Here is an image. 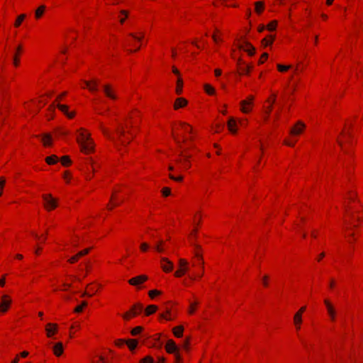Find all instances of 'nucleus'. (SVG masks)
<instances>
[{
    "instance_id": "obj_1",
    "label": "nucleus",
    "mask_w": 363,
    "mask_h": 363,
    "mask_svg": "<svg viewBox=\"0 0 363 363\" xmlns=\"http://www.w3.org/2000/svg\"><path fill=\"white\" fill-rule=\"evenodd\" d=\"M79 131L77 139V143L80 145L81 150L86 154H89L94 150V143L89 134H86L83 129H80Z\"/></svg>"
},
{
    "instance_id": "obj_2",
    "label": "nucleus",
    "mask_w": 363,
    "mask_h": 363,
    "mask_svg": "<svg viewBox=\"0 0 363 363\" xmlns=\"http://www.w3.org/2000/svg\"><path fill=\"white\" fill-rule=\"evenodd\" d=\"M165 349L167 352L175 354L177 363L181 361V357L178 352L179 348L172 340H169L166 344Z\"/></svg>"
},
{
    "instance_id": "obj_3",
    "label": "nucleus",
    "mask_w": 363,
    "mask_h": 363,
    "mask_svg": "<svg viewBox=\"0 0 363 363\" xmlns=\"http://www.w3.org/2000/svg\"><path fill=\"white\" fill-rule=\"evenodd\" d=\"M43 199L45 201V207L47 210L54 209L57 207V201L51 194L43 195Z\"/></svg>"
},
{
    "instance_id": "obj_4",
    "label": "nucleus",
    "mask_w": 363,
    "mask_h": 363,
    "mask_svg": "<svg viewBox=\"0 0 363 363\" xmlns=\"http://www.w3.org/2000/svg\"><path fill=\"white\" fill-rule=\"evenodd\" d=\"M179 270H177L174 273V275L177 277H182L183 274H184L189 270L188 262L184 259H179Z\"/></svg>"
},
{
    "instance_id": "obj_5",
    "label": "nucleus",
    "mask_w": 363,
    "mask_h": 363,
    "mask_svg": "<svg viewBox=\"0 0 363 363\" xmlns=\"http://www.w3.org/2000/svg\"><path fill=\"white\" fill-rule=\"evenodd\" d=\"M11 303V299L8 295H3L0 302V311L6 313Z\"/></svg>"
},
{
    "instance_id": "obj_6",
    "label": "nucleus",
    "mask_w": 363,
    "mask_h": 363,
    "mask_svg": "<svg viewBox=\"0 0 363 363\" xmlns=\"http://www.w3.org/2000/svg\"><path fill=\"white\" fill-rule=\"evenodd\" d=\"M324 303L326 306L328 313L331 320L335 321V318H336V310H335L334 306L328 299L324 300Z\"/></svg>"
},
{
    "instance_id": "obj_7",
    "label": "nucleus",
    "mask_w": 363,
    "mask_h": 363,
    "mask_svg": "<svg viewBox=\"0 0 363 363\" xmlns=\"http://www.w3.org/2000/svg\"><path fill=\"white\" fill-rule=\"evenodd\" d=\"M252 101H253V96H250L247 98V99L243 100L240 102L241 111L243 113H247L251 111L250 106H252Z\"/></svg>"
},
{
    "instance_id": "obj_8",
    "label": "nucleus",
    "mask_w": 363,
    "mask_h": 363,
    "mask_svg": "<svg viewBox=\"0 0 363 363\" xmlns=\"http://www.w3.org/2000/svg\"><path fill=\"white\" fill-rule=\"evenodd\" d=\"M305 128V124L302 121H298L294 127L290 130V134L298 135L301 134Z\"/></svg>"
},
{
    "instance_id": "obj_9",
    "label": "nucleus",
    "mask_w": 363,
    "mask_h": 363,
    "mask_svg": "<svg viewBox=\"0 0 363 363\" xmlns=\"http://www.w3.org/2000/svg\"><path fill=\"white\" fill-rule=\"evenodd\" d=\"M240 49L247 52L250 55H253L255 52V48L248 42L244 41L240 45Z\"/></svg>"
},
{
    "instance_id": "obj_10",
    "label": "nucleus",
    "mask_w": 363,
    "mask_h": 363,
    "mask_svg": "<svg viewBox=\"0 0 363 363\" xmlns=\"http://www.w3.org/2000/svg\"><path fill=\"white\" fill-rule=\"evenodd\" d=\"M103 90L106 96L111 99H116L117 96L110 84H104Z\"/></svg>"
},
{
    "instance_id": "obj_11",
    "label": "nucleus",
    "mask_w": 363,
    "mask_h": 363,
    "mask_svg": "<svg viewBox=\"0 0 363 363\" xmlns=\"http://www.w3.org/2000/svg\"><path fill=\"white\" fill-rule=\"evenodd\" d=\"M147 280L146 275H140L128 280V283L133 286H138Z\"/></svg>"
},
{
    "instance_id": "obj_12",
    "label": "nucleus",
    "mask_w": 363,
    "mask_h": 363,
    "mask_svg": "<svg viewBox=\"0 0 363 363\" xmlns=\"http://www.w3.org/2000/svg\"><path fill=\"white\" fill-rule=\"evenodd\" d=\"M47 336L48 337H52L57 331V325L54 323H48L45 328Z\"/></svg>"
},
{
    "instance_id": "obj_13",
    "label": "nucleus",
    "mask_w": 363,
    "mask_h": 363,
    "mask_svg": "<svg viewBox=\"0 0 363 363\" xmlns=\"http://www.w3.org/2000/svg\"><path fill=\"white\" fill-rule=\"evenodd\" d=\"M162 262H164V264H162L161 267L164 272H169L173 269V263L167 258L162 257Z\"/></svg>"
},
{
    "instance_id": "obj_14",
    "label": "nucleus",
    "mask_w": 363,
    "mask_h": 363,
    "mask_svg": "<svg viewBox=\"0 0 363 363\" xmlns=\"http://www.w3.org/2000/svg\"><path fill=\"white\" fill-rule=\"evenodd\" d=\"M84 83H85L86 87L91 91H96L98 90L99 80L94 79L91 81H85Z\"/></svg>"
},
{
    "instance_id": "obj_15",
    "label": "nucleus",
    "mask_w": 363,
    "mask_h": 363,
    "mask_svg": "<svg viewBox=\"0 0 363 363\" xmlns=\"http://www.w3.org/2000/svg\"><path fill=\"white\" fill-rule=\"evenodd\" d=\"M116 132L118 136V140L122 145H125V141L123 138L125 135V131L123 126H120L116 128Z\"/></svg>"
},
{
    "instance_id": "obj_16",
    "label": "nucleus",
    "mask_w": 363,
    "mask_h": 363,
    "mask_svg": "<svg viewBox=\"0 0 363 363\" xmlns=\"http://www.w3.org/2000/svg\"><path fill=\"white\" fill-rule=\"evenodd\" d=\"M52 350H53L54 354L57 357L60 356L63 353V351H64L62 343L60 342L55 343L52 347Z\"/></svg>"
},
{
    "instance_id": "obj_17",
    "label": "nucleus",
    "mask_w": 363,
    "mask_h": 363,
    "mask_svg": "<svg viewBox=\"0 0 363 363\" xmlns=\"http://www.w3.org/2000/svg\"><path fill=\"white\" fill-rule=\"evenodd\" d=\"M187 104V101L184 98H178L174 103V108L177 109L185 106Z\"/></svg>"
},
{
    "instance_id": "obj_18",
    "label": "nucleus",
    "mask_w": 363,
    "mask_h": 363,
    "mask_svg": "<svg viewBox=\"0 0 363 363\" xmlns=\"http://www.w3.org/2000/svg\"><path fill=\"white\" fill-rule=\"evenodd\" d=\"M302 323V317L299 313H295L294 316V323L296 326V330H299L301 328V325Z\"/></svg>"
},
{
    "instance_id": "obj_19",
    "label": "nucleus",
    "mask_w": 363,
    "mask_h": 363,
    "mask_svg": "<svg viewBox=\"0 0 363 363\" xmlns=\"http://www.w3.org/2000/svg\"><path fill=\"white\" fill-rule=\"evenodd\" d=\"M143 310V306L141 303H136L135 304L131 310L130 312L133 315H136L139 312H141Z\"/></svg>"
},
{
    "instance_id": "obj_20",
    "label": "nucleus",
    "mask_w": 363,
    "mask_h": 363,
    "mask_svg": "<svg viewBox=\"0 0 363 363\" xmlns=\"http://www.w3.org/2000/svg\"><path fill=\"white\" fill-rule=\"evenodd\" d=\"M275 100H276V94H273L272 95V99L271 100H268V101L271 102V105L269 106V107L267 108V111H265V114H266V116L264 117V120H267L268 118V116L270 113V112L272 111V104L275 102Z\"/></svg>"
},
{
    "instance_id": "obj_21",
    "label": "nucleus",
    "mask_w": 363,
    "mask_h": 363,
    "mask_svg": "<svg viewBox=\"0 0 363 363\" xmlns=\"http://www.w3.org/2000/svg\"><path fill=\"white\" fill-rule=\"evenodd\" d=\"M235 125H236L235 120L233 118H230L228 121V127L229 130L232 133H236V129L234 128Z\"/></svg>"
},
{
    "instance_id": "obj_22",
    "label": "nucleus",
    "mask_w": 363,
    "mask_h": 363,
    "mask_svg": "<svg viewBox=\"0 0 363 363\" xmlns=\"http://www.w3.org/2000/svg\"><path fill=\"white\" fill-rule=\"evenodd\" d=\"M100 128L101 130V131L103 132V133L108 138L110 139L111 140L113 141L114 143H116V139L111 134V133L109 132V130L108 129H106V128H104L102 124H100Z\"/></svg>"
},
{
    "instance_id": "obj_23",
    "label": "nucleus",
    "mask_w": 363,
    "mask_h": 363,
    "mask_svg": "<svg viewBox=\"0 0 363 363\" xmlns=\"http://www.w3.org/2000/svg\"><path fill=\"white\" fill-rule=\"evenodd\" d=\"M183 331H184V327L182 325H179V326H177V327H175L173 328V333L177 337H180L182 336Z\"/></svg>"
},
{
    "instance_id": "obj_24",
    "label": "nucleus",
    "mask_w": 363,
    "mask_h": 363,
    "mask_svg": "<svg viewBox=\"0 0 363 363\" xmlns=\"http://www.w3.org/2000/svg\"><path fill=\"white\" fill-rule=\"evenodd\" d=\"M157 310V306H155V305H150L145 309V315H150L154 313L155 312H156Z\"/></svg>"
},
{
    "instance_id": "obj_25",
    "label": "nucleus",
    "mask_w": 363,
    "mask_h": 363,
    "mask_svg": "<svg viewBox=\"0 0 363 363\" xmlns=\"http://www.w3.org/2000/svg\"><path fill=\"white\" fill-rule=\"evenodd\" d=\"M58 160V157L55 155L47 157L45 158V161L48 164H54L57 162Z\"/></svg>"
},
{
    "instance_id": "obj_26",
    "label": "nucleus",
    "mask_w": 363,
    "mask_h": 363,
    "mask_svg": "<svg viewBox=\"0 0 363 363\" xmlns=\"http://www.w3.org/2000/svg\"><path fill=\"white\" fill-rule=\"evenodd\" d=\"M45 10V6H44V5H42L40 7H38L35 11V18L38 19L40 18L43 16Z\"/></svg>"
},
{
    "instance_id": "obj_27",
    "label": "nucleus",
    "mask_w": 363,
    "mask_h": 363,
    "mask_svg": "<svg viewBox=\"0 0 363 363\" xmlns=\"http://www.w3.org/2000/svg\"><path fill=\"white\" fill-rule=\"evenodd\" d=\"M42 141L45 146H50L51 145V136L50 135L46 134L44 135Z\"/></svg>"
},
{
    "instance_id": "obj_28",
    "label": "nucleus",
    "mask_w": 363,
    "mask_h": 363,
    "mask_svg": "<svg viewBox=\"0 0 363 363\" xmlns=\"http://www.w3.org/2000/svg\"><path fill=\"white\" fill-rule=\"evenodd\" d=\"M21 48H21V45L18 46V48H16V52L15 53V55L13 56V65L15 66H18V65L19 60H18V57L19 52L21 50Z\"/></svg>"
},
{
    "instance_id": "obj_29",
    "label": "nucleus",
    "mask_w": 363,
    "mask_h": 363,
    "mask_svg": "<svg viewBox=\"0 0 363 363\" xmlns=\"http://www.w3.org/2000/svg\"><path fill=\"white\" fill-rule=\"evenodd\" d=\"M126 344L128 345V346L130 350H133L138 345V340H129L126 342Z\"/></svg>"
},
{
    "instance_id": "obj_30",
    "label": "nucleus",
    "mask_w": 363,
    "mask_h": 363,
    "mask_svg": "<svg viewBox=\"0 0 363 363\" xmlns=\"http://www.w3.org/2000/svg\"><path fill=\"white\" fill-rule=\"evenodd\" d=\"M182 85H183L182 79L179 77L177 79V88H176V92L177 94H180L182 93Z\"/></svg>"
},
{
    "instance_id": "obj_31",
    "label": "nucleus",
    "mask_w": 363,
    "mask_h": 363,
    "mask_svg": "<svg viewBox=\"0 0 363 363\" xmlns=\"http://www.w3.org/2000/svg\"><path fill=\"white\" fill-rule=\"evenodd\" d=\"M269 37L271 38L270 40H269L267 38H264V39H262V44L264 47H267L269 45H272L274 37L272 35H269Z\"/></svg>"
},
{
    "instance_id": "obj_32",
    "label": "nucleus",
    "mask_w": 363,
    "mask_h": 363,
    "mask_svg": "<svg viewBox=\"0 0 363 363\" xmlns=\"http://www.w3.org/2000/svg\"><path fill=\"white\" fill-rule=\"evenodd\" d=\"M180 155L184 157V162H183L184 167L185 169L189 168L190 163H189V158L190 157V156L189 155H183V154L182 152L180 153Z\"/></svg>"
},
{
    "instance_id": "obj_33",
    "label": "nucleus",
    "mask_w": 363,
    "mask_h": 363,
    "mask_svg": "<svg viewBox=\"0 0 363 363\" xmlns=\"http://www.w3.org/2000/svg\"><path fill=\"white\" fill-rule=\"evenodd\" d=\"M264 8V3L262 1H257L255 3V11L257 13H260Z\"/></svg>"
},
{
    "instance_id": "obj_34",
    "label": "nucleus",
    "mask_w": 363,
    "mask_h": 363,
    "mask_svg": "<svg viewBox=\"0 0 363 363\" xmlns=\"http://www.w3.org/2000/svg\"><path fill=\"white\" fill-rule=\"evenodd\" d=\"M180 125L182 127V128L186 133H191L192 132V128L191 127L188 125L187 123H180Z\"/></svg>"
},
{
    "instance_id": "obj_35",
    "label": "nucleus",
    "mask_w": 363,
    "mask_h": 363,
    "mask_svg": "<svg viewBox=\"0 0 363 363\" xmlns=\"http://www.w3.org/2000/svg\"><path fill=\"white\" fill-rule=\"evenodd\" d=\"M204 89H205L206 92L208 94H215L214 88L209 84H205Z\"/></svg>"
},
{
    "instance_id": "obj_36",
    "label": "nucleus",
    "mask_w": 363,
    "mask_h": 363,
    "mask_svg": "<svg viewBox=\"0 0 363 363\" xmlns=\"http://www.w3.org/2000/svg\"><path fill=\"white\" fill-rule=\"evenodd\" d=\"M25 18H26L25 14H21L19 16H18L14 26L16 27H18L21 24L22 21L25 19Z\"/></svg>"
},
{
    "instance_id": "obj_37",
    "label": "nucleus",
    "mask_w": 363,
    "mask_h": 363,
    "mask_svg": "<svg viewBox=\"0 0 363 363\" xmlns=\"http://www.w3.org/2000/svg\"><path fill=\"white\" fill-rule=\"evenodd\" d=\"M61 162H62V165H64V166H68L71 164V160L69 159V157L68 156H63L61 158Z\"/></svg>"
},
{
    "instance_id": "obj_38",
    "label": "nucleus",
    "mask_w": 363,
    "mask_h": 363,
    "mask_svg": "<svg viewBox=\"0 0 363 363\" xmlns=\"http://www.w3.org/2000/svg\"><path fill=\"white\" fill-rule=\"evenodd\" d=\"M161 294V291H158V290H156V289H154V290H151L148 292V295L151 298H154L155 296H157V295H160Z\"/></svg>"
},
{
    "instance_id": "obj_39",
    "label": "nucleus",
    "mask_w": 363,
    "mask_h": 363,
    "mask_svg": "<svg viewBox=\"0 0 363 363\" xmlns=\"http://www.w3.org/2000/svg\"><path fill=\"white\" fill-rule=\"evenodd\" d=\"M142 330H143V328L141 326H138L131 330V334H132V335H137L140 332H142Z\"/></svg>"
},
{
    "instance_id": "obj_40",
    "label": "nucleus",
    "mask_w": 363,
    "mask_h": 363,
    "mask_svg": "<svg viewBox=\"0 0 363 363\" xmlns=\"http://www.w3.org/2000/svg\"><path fill=\"white\" fill-rule=\"evenodd\" d=\"M277 25V21H273L269 23V25L267 26V28L269 30H271V31L274 30L276 29Z\"/></svg>"
},
{
    "instance_id": "obj_41",
    "label": "nucleus",
    "mask_w": 363,
    "mask_h": 363,
    "mask_svg": "<svg viewBox=\"0 0 363 363\" xmlns=\"http://www.w3.org/2000/svg\"><path fill=\"white\" fill-rule=\"evenodd\" d=\"M87 305V303L86 301H83L82 305L78 306L75 308L74 312L76 313H80L82 311L83 308L85 307Z\"/></svg>"
},
{
    "instance_id": "obj_42",
    "label": "nucleus",
    "mask_w": 363,
    "mask_h": 363,
    "mask_svg": "<svg viewBox=\"0 0 363 363\" xmlns=\"http://www.w3.org/2000/svg\"><path fill=\"white\" fill-rule=\"evenodd\" d=\"M153 362H154L153 359L150 356H147V357H144L140 362V363H153Z\"/></svg>"
},
{
    "instance_id": "obj_43",
    "label": "nucleus",
    "mask_w": 363,
    "mask_h": 363,
    "mask_svg": "<svg viewBox=\"0 0 363 363\" xmlns=\"http://www.w3.org/2000/svg\"><path fill=\"white\" fill-rule=\"evenodd\" d=\"M290 67H291V66H289V65L286 66V65H281L280 64L277 65V68L279 72H285V71L288 70Z\"/></svg>"
},
{
    "instance_id": "obj_44",
    "label": "nucleus",
    "mask_w": 363,
    "mask_h": 363,
    "mask_svg": "<svg viewBox=\"0 0 363 363\" xmlns=\"http://www.w3.org/2000/svg\"><path fill=\"white\" fill-rule=\"evenodd\" d=\"M57 107L65 114L68 111V107L65 105L57 104Z\"/></svg>"
},
{
    "instance_id": "obj_45",
    "label": "nucleus",
    "mask_w": 363,
    "mask_h": 363,
    "mask_svg": "<svg viewBox=\"0 0 363 363\" xmlns=\"http://www.w3.org/2000/svg\"><path fill=\"white\" fill-rule=\"evenodd\" d=\"M250 67L247 65V66H245L243 67H240V74H247L250 71Z\"/></svg>"
},
{
    "instance_id": "obj_46",
    "label": "nucleus",
    "mask_w": 363,
    "mask_h": 363,
    "mask_svg": "<svg viewBox=\"0 0 363 363\" xmlns=\"http://www.w3.org/2000/svg\"><path fill=\"white\" fill-rule=\"evenodd\" d=\"M162 192L163 196H167L170 195L171 190L168 187H164L162 189Z\"/></svg>"
},
{
    "instance_id": "obj_47",
    "label": "nucleus",
    "mask_w": 363,
    "mask_h": 363,
    "mask_svg": "<svg viewBox=\"0 0 363 363\" xmlns=\"http://www.w3.org/2000/svg\"><path fill=\"white\" fill-rule=\"evenodd\" d=\"M79 257H79V256H78V254H77V255H75L72 256V257H70V258L69 259L68 262H70V263H72H72H74V262H76L79 259Z\"/></svg>"
},
{
    "instance_id": "obj_48",
    "label": "nucleus",
    "mask_w": 363,
    "mask_h": 363,
    "mask_svg": "<svg viewBox=\"0 0 363 363\" xmlns=\"http://www.w3.org/2000/svg\"><path fill=\"white\" fill-rule=\"evenodd\" d=\"M90 251V248H87V249H84L80 252H79L77 254H78V256H79L80 257L84 256V255H87Z\"/></svg>"
},
{
    "instance_id": "obj_49",
    "label": "nucleus",
    "mask_w": 363,
    "mask_h": 363,
    "mask_svg": "<svg viewBox=\"0 0 363 363\" xmlns=\"http://www.w3.org/2000/svg\"><path fill=\"white\" fill-rule=\"evenodd\" d=\"M5 182H6V180L4 178H3V177L0 178V196H1V194H2V189L4 188Z\"/></svg>"
},
{
    "instance_id": "obj_50",
    "label": "nucleus",
    "mask_w": 363,
    "mask_h": 363,
    "mask_svg": "<svg viewBox=\"0 0 363 363\" xmlns=\"http://www.w3.org/2000/svg\"><path fill=\"white\" fill-rule=\"evenodd\" d=\"M197 305V303H190V308H189V313L192 314L195 311V306Z\"/></svg>"
},
{
    "instance_id": "obj_51",
    "label": "nucleus",
    "mask_w": 363,
    "mask_h": 363,
    "mask_svg": "<svg viewBox=\"0 0 363 363\" xmlns=\"http://www.w3.org/2000/svg\"><path fill=\"white\" fill-rule=\"evenodd\" d=\"M149 248V245L146 242H143L140 245V250L143 252H145Z\"/></svg>"
},
{
    "instance_id": "obj_52",
    "label": "nucleus",
    "mask_w": 363,
    "mask_h": 363,
    "mask_svg": "<svg viewBox=\"0 0 363 363\" xmlns=\"http://www.w3.org/2000/svg\"><path fill=\"white\" fill-rule=\"evenodd\" d=\"M169 178L172 180H174V181H177V182H181L182 179H183V177H176L172 174H169Z\"/></svg>"
},
{
    "instance_id": "obj_53",
    "label": "nucleus",
    "mask_w": 363,
    "mask_h": 363,
    "mask_svg": "<svg viewBox=\"0 0 363 363\" xmlns=\"http://www.w3.org/2000/svg\"><path fill=\"white\" fill-rule=\"evenodd\" d=\"M195 256L198 258V259L199 261H201V265L203 266V262L202 260V257H201V254L199 252H195Z\"/></svg>"
},
{
    "instance_id": "obj_54",
    "label": "nucleus",
    "mask_w": 363,
    "mask_h": 363,
    "mask_svg": "<svg viewBox=\"0 0 363 363\" xmlns=\"http://www.w3.org/2000/svg\"><path fill=\"white\" fill-rule=\"evenodd\" d=\"M126 343V342L124 340H118L116 342V345L118 347H121L122 346L124 343Z\"/></svg>"
},
{
    "instance_id": "obj_55",
    "label": "nucleus",
    "mask_w": 363,
    "mask_h": 363,
    "mask_svg": "<svg viewBox=\"0 0 363 363\" xmlns=\"http://www.w3.org/2000/svg\"><path fill=\"white\" fill-rule=\"evenodd\" d=\"M268 57L267 53L264 52L263 53L262 58L259 60V63H263L264 60H266Z\"/></svg>"
},
{
    "instance_id": "obj_56",
    "label": "nucleus",
    "mask_w": 363,
    "mask_h": 363,
    "mask_svg": "<svg viewBox=\"0 0 363 363\" xmlns=\"http://www.w3.org/2000/svg\"><path fill=\"white\" fill-rule=\"evenodd\" d=\"M130 35L132 38H133L134 39H135V40H138V41H140V40H141V39H142V38H143V34H142V36H141V37H138V36H136V35H135V34H133V33H130Z\"/></svg>"
},
{
    "instance_id": "obj_57",
    "label": "nucleus",
    "mask_w": 363,
    "mask_h": 363,
    "mask_svg": "<svg viewBox=\"0 0 363 363\" xmlns=\"http://www.w3.org/2000/svg\"><path fill=\"white\" fill-rule=\"evenodd\" d=\"M267 279H268V277L267 275L264 276L263 278H262V282H263V285L264 286H267L268 285V283H267Z\"/></svg>"
},
{
    "instance_id": "obj_58",
    "label": "nucleus",
    "mask_w": 363,
    "mask_h": 363,
    "mask_svg": "<svg viewBox=\"0 0 363 363\" xmlns=\"http://www.w3.org/2000/svg\"><path fill=\"white\" fill-rule=\"evenodd\" d=\"M306 306H303L301 307L298 312H296V313H299L301 315V316L302 317V314L304 313V311H306Z\"/></svg>"
},
{
    "instance_id": "obj_59",
    "label": "nucleus",
    "mask_w": 363,
    "mask_h": 363,
    "mask_svg": "<svg viewBox=\"0 0 363 363\" xmlns=\"http://www.w3.org/2000/svg\"><path fill=\"white\" fill-rule=\"evenodd\" d=\"M132 314L131 312H128L125 314L123 315V318L125 319V320H128L130 318V315Z\"/></svg>"
},
{
    "instance_id": "obj_60",
    "label": "nucleus",
    "mask_w": 363,
    "mask_h": 363,
    "mask_svg": "<svg viewBox=\"0 0 363 363\" xmlns=\"http://www.w3.org/2000/svg\"><path fill=\"white\" fill-rule=\"evenodd\" d=\"M5 276H4L1 279H0V286H4L5 285Z\"/></svg>"
},
{
    "instance_id": "obj_61",
    "label": "nucleus",
    "mask_w": 363,
    "mask_h": 363,
    "mask_svg": "<svg viewBox=\"0 0 363 363\" xmlns=\"http://www.w3.org/2000/svg\"><path fill=\"white\" fill-rule=\"evenodd\" d=\"M20 355H21V357H26L28 355V352H26V351H24V352H22L20 354Z\"/></svg>"
},
{
    "instance_id": "obj_62",
    "label": "nucleus",
    "mask_w": 363,
    "mask_h": 363,
    "mask_svg": "<svg viewBox=\"0 0 363 363\" xmlns=\"http://www.w3.org/2000/svg\"><path fill=\"white\" fill-rule=\"evenodd\" d=\"M66 115L67 116L68 118H73L74 116V112L69 113L67 111Z\"/></svg>"
},
{
    "instance_id": "obj_63",
    "label": "nucleus",
    "mask_w": 363,
    "mask_h": 363,
    "mask_svg": "<svg viewBox=\"0 0 363 363\" xmlns=\"http://www.w3.org/2000/svg\"><path fill=\"white\" fill-rule=\"evenodd\" d=\"M215 74L217 77L220 76L221 74V70L219 69H215Z\"/></svg>"
},
{
    "instance_id": "obj_64",
    "label": "nucleus",
    "mask_w": 363,
    "mask_h": 363,
    "mask_svg": "<svg viewBox=\"0 0 363 363\" xmlns=\"http://www.w3.org/2000/svg\"><path fill=\"white\" fill-rule=\"evenodd\" d=\"M172 72H173L175 74H177V75H179V70H178L176 67H172Z\"/></svg>"
}]
</instances>
